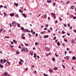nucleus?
<instances>
[{"mask_svg":"<svg viewBox=\"0 0 76 76\" xmlns=\"http://www.w3.org/2000/svg\"><path fill=\"white\" fill-rule=\"evenodd\" d=\"M58 69L57 68V67H54V70H58Z\"/></svg>","mask_w":76,"mask_h":76,"instance_id":"nucleus-17","label":"nucleus"},{"mask_svg":"<svg viewBox=\"0 0 76 76\" xmlns=\"http://www.w3.org/2000/svg\"><path fill=\"white\" fill-rule=\"evenodd\" d=\"M15 16H16V17H17V18L19 17V15H18V14H16Z\"/></svg>","mask_w":76,"mask_h":76,"instance_id":"nucleus-34","label":"nucleus"},{"mask_svg":"<svg viewBox=\"0 0 76 76\" xmlns=\"http://www.w3.org/2000/svg\"><path fill=\"white\" fill-rule=\"evenodd\" d=\"M47 28H44V30H47Z\"/></svg>","mask_w":76,"mask_h":76,"instance_id":"nucleus-58","label":"nucleus"},{"mask_svg":"<svg viewBox=\"0 0 76 76\" xmlns=\"http://www.w3.org/2000/svg\"><path fill=\"white\" fill-rule=\"evenodd\" d=\"M4 63H6V59H4Z\"/></svg>","mask_w":76,"mask_h":76,"instance_id":"nucleus-36","label":"nucleus"},{"mask_svg":"<svg viewBox=\"0 0 76 76\" xmlns=\"http://www.w3.org/2000/svg\"><path fill=\"white\" fill-rule=\"evenodd\" d=\"M17 25H18V27H20V24H19V23H18Z\"/></svg>","mask_w":76,"mask_h":76,"instance_id":"nucleus-27","label":"nucleus"},{"mask_svg":"<svg viewBox=\"0 0 76 76\" xmlns=\"http://www.w3.org/2000/svg\"><path fill=\"white\" fill-rule=\"evenodd\" d=\"M15 5H16V6H18V4L16 3H14Z\"/></svg>","mask_w":76,"mask_h":76,"instance_id":"nucleus-11","label":"nucleus"},{"mask_svg":"<svg viewBox=\"0 0 76 76\" xmlns=\"http://www.w3.org/2000/svg\"><path fill=\"white\" fill-rule=\"evenodd\" d=\"M20 29L22 30H24V29H25L24 28H23V27H22L20 28Z\"/></svg>","mask_w":76,"mask_h":76,"instance_id":"nucleus-20","label":"nucleus"},{"mask_svg":"<svg viewBox=\"0 0 76 76\" xmlns=\"http://www.w3.org/2000/svg\"><path fill=\"white\" fill-rule=\"evenodd\" d=\"M22 15H23V17H24L25 18H26V16L25 14L22 13Z\"/></svg>","mask_w":76,"mask_h":76,"instance_id":"nucleus-6","label":"nucleus"},{"mask_svg":"<svg viewBox=\"0 0 76 76\" xmlns=\"http://www.w3.org/2000/svg\"><path fill=\"white\" fill-rule=\"evenodd\" d=\"M64 26L65 27H66V26H67V25L66 24H64Z\"/></svg>","mask_w":76,"mask_h":76,"instance_id":"nucleus-33","label":"nucleus"},{"mask_svg":"<svg viewBox=\"0 0 76 76\" xmlns=\"http://www.w3.org/2000/svg\"><path fill=\"white\" fill-rule=\"evenodd\" d=\"M11 44H13V42H11Z\"/></svg>","mask_w":76,"mask_h":76,"instance_id":"nucleus-62","label":"nucleus"},{"mask_svg":"<svg viewBox=\"0 0 76 76\" xmlns=\"http://www.w3.org/2000/svg\"><path fill=\"white\" fill-rule=\"evenodd\" d=\"M5 38H9V37H8V36H7V37H5Z\"/></svg>","mask_w":76,"mask_h":76,"instance_id":"nucleus-26","label":"nucleus"},{"mask_svg":"<svg viewBox=\"0 0 76 76\" xmlns=\"http://www.w3.org/2000/svg\"><path fill=\"white\" fill-rule=\"evenodd\" d=\"M35 45H38V43H37V42H35Z\"/></svg>","mask_w":76,"mask_h":76,"instance_id":"nucleus-40","label":"nucleus"},{"mask_svg":"<svg viewBox=\"0 0 76 76\" xmlns=\"http://www.w3.org/2000/svg\"><path fill=\"white\" fill-rule=\"evenodd\" d=\"M66 50H67V51H69V50H70V49H69L68 48H66Z\"/></svg>","mask_w":76,"mask_h":76,"instance_id":"nucleus-42","label":"nucleus"},{"mask_svg":"<svg viewBox=\"0 0 76 76\" xmlns=\"http://www.w3.org/2000/svg\"><path fill=\"white\" fill-rule=\"evenodd\" d=\"M57 41H58V39H57L55 41V42H57Z\"/></svg>","mask_w":76,"mask_h":76,"instance_id":"nucleus-57","label":"nucleus"},{"mask_svg":"<svg viewBox=\"0 0 76 76\" xmlns=\"http://www.w3.org/2000/svg\"><path fill=\"white\" fill-rule=\"evenodd\" d=\"M57 44L58 45V46H59L60 45V42H58L57 43Z\"/></svg>","mask_w":76,"mask_h":76,"instance_id":"nucleus-21","label":"nucleus"},{"mask_svg":"<svg viewBox=\"0 0 76 76\" xmlns=\"http://www.w3.org/2000/svg\"><path fill=\"white\" fill-rule=\"evenodd\" d=\"M45 48H46V49H48V48L46 46L45 47Z\"/></svg>","mask_w":76,"mask_h":76,"instance_id":"nucleus-55","label":"nucleus"},{"mask_svg":"<svg viewBox=\"0 0 76 76\" xmlns=\"http://www.w3.org/2000/svg\"><path fill=\"white\" fill-rule=\"evenodd\" d=\"M47 31H48V32L49 33H50V30H47Z\"/></svg>","mask_w":76,"mask_h":76,"instance_id":"nucleus-56","label":"nucleus"},{"mask_svg":"<svg viewBox=\"0 0 76 76\" xmlns=\"http://www.w3.org/2000/svg\"><path fill=\"white\" fill-rule=\"evenodd\" d=\"M31 67H33V68H34V65H31Z\"/></svg>","mask_w":76,"mask_h":76,"instance_id":"nucleus-54","label":"nucleus"},{"mask_svg":"<svg viewBox=\"0 0 76 76\" xmlns=\"http://www.w3.org/2000/svg\"><path fill=\"white\" fill-rule=\"evenodd\" d=\"M52 60L53 61H55V59L54 58H52Z\"/></svg>","mask_w":76,"mask_h":76,"instance_id":"nucleus-31","label":"nucleus"},{"mask_svg":"<svg viewBox=\"0 0 76 76\" xmlns=\"http://www.w3.org/2000/svg\"><path fill=\"white\" fill-rule=\"evenodd\" d=\"M62 66L63 67V68H64V69H65V66H64V65H62Z\"/></svg>","mask_w":76,"mask_h":76,"instance_id":"nucleus-29","label":"nucleus"},{"mask_svg":"<svg viewBox=\"0 0 76 76\" xmlns=\"http://www.w3.org/2000/svg\"><path fill=\"white\" fill-rule=\"evenodd\" d=\"M20 61H22V62H23V61L22 59H20Z\"/></svg>","mask_w":76,"mask_h":76,"instance_id":"nucleus-46","label":"nucleus"},{"mask_svg":"<svg viewBox=\"0 0 76 76\" xmlns=\"http://www.w3.org/2000/svg\"><path fill=\"white\" fill-rule=\"evenodd\" d=\"M0 61H1L0 63L2 64H3V63H4V61H3V59H1Z\"/></svg>","mask_w":76,"mask_h":76,"instance_id":"nucleus-5","label":"nucleus"},{"mask_svg":"<svg viewBox=\"0 0 76 76\" xmlns=\"http://www.w3.org/2000/svg\"><path fill=\"white\" fill-rule=\"evenodd\" d=\"M55 23H58V22L57 21H55Z\"/></svg>","mask_w":76,"mask_h":76,"instance_id":"nucleus-50","label":"nucleus"},{"mask_svg":"<svg viewBox=\"0 0 76 76\" xmlns=\"http://www.w3.org/2000/svg\"><path fill=\"white\" fill-rule=\"evenodd\" d=\"M37 57L38 58H39V56H37Z\"/></svg>","mask_w":76,"mask_h":76,"instance_id":"nucleus-63","label":"nucleus"},{"mask_svg":"<svg viewBox=\"0 0 76 76\" xmlns=\"http://www.w3.org/2000/svg\"><path fill=\"white\" fill-rule=\"evenodd\" d=\"M49 72H53V70H52L50 69L49 70Z\"/></svg>","mask_w":76,"mask_h":76,"instance_id":"nucleus-24","label":"nucleus"},{"mask_svg":"<svg viewBox=\"0 0 76 76\" xmlns=\"http://www.w3.org/2000/svg\"><path fill=\"white\" fill-rule=\"evenodd\" d=\"M10 15L11 16V17H13V16H14V15H15V14L14 13H12L10 14Z\"/></svg>","mask_w":76,"mask_h":76,"instance_id":"nucleus-4","label":"nucleus"},{"mask_svg":"<svg viewBox=\"0 0 76 76\" xmlns=\"http://www.w3.org/2000/svg\"><path fill=\"white\" fill-rule=\"evenodd\" d=\"M50 29L51 30H53V28H51V27H50Z\"/></svg>","mask_w":76,"mask_h":76,"instance_id":"nucleus-61","label":"nucleus"},{"mask_svg":"<svg viewBox=\"0 0 76 76\" xmlns=\"http://www.w3.org/2000/svg\"><path fill=\"white\" fill-rule=\"evenodd\" d=\"M55 56H56V57H58V55H57V53H55Z\"/></svg>","mask_w":76,"mask_h":76,"instance_id":"nucleus-37","label":"nucleus"},{"mask_svg":"<svg viewBox=\"0 0 76 76\" xmlns=\"http://www.w3.org/2000/svg\"><path fill=\"white\" fill-rule=\"evenodd\" d=\"M13 42H17V41H16V40H13Z\"/></svg>","mask_w":76,"mask_h":76,"instance_id":"nucleus-32","label":"nucleus"},{"mask_svg":"<svg viewBox=\"0 0 76 76\" xmlns=\"http://www.w3.org/2000/svg\"><path fill=\"white\" fill-rule=\"evenodd\" d=\"M43 75L44 76H48V75H47L45 73H43Z\"/></svg>","mask_w":76,"mask_h":76,"instance_id":"nucleus-22","label":"nucleus"},{"mask_svg":"<svg viewBox=\"0 0 76 76\" xmlns=\"http://www.w3.org/2000/svg\"><path fill=\"white\" fill-rule=\"evenodd\" d=\"M25 35V34H21V35L22 36H23V35Z\"/></svg>","mask_w":76,"mask_h":76,"instance_id":"nucleus-64","label":"nucleus"},{"mask_svg":"<svg viewBox=\"0 0 76 76\" xmlns=\"http://www.w3.org/2000/svg\"><path fill=\"white\" fill-rule=\"evenodd\" d=\"M12 25L13 26H16V25H17V23H16V22L14 21L12 23Z\"/></svg>","mask_w":76,"mask_h":76,"instance_id":"nucleus-2","label":"nucleus"},{"mask_svg":"<svg viewBox=\"0 0 76 76\" xmlns=\"http://www.w3.org/2000/svg\"><path fill=\"white\" fill-rule=\"evenodd\" d=\"M18 48H19L20 49L21 48L20 47V45H19V47H18Z\"/></svg>","mask_w":76,"mask_h":76,"instance_id":"nucleus-43","label":"nucleus"},{"mask_svg":"<svg viewBox=\"0 0 76 76\" xmlns=\"http://www.w3.org/2000/svg\"><path fill=\"white\" fill-rule=\"evenodd\" d=\"M16 53L17 54H19V52H18V50H17Z\"/></svg>","mask_w":76,"mask_h":76,"instance_id":"nucleus-25","label":"nucleus"},{"mask_svg":"<svg viewBox=\"0 0 76 76\" xmlns=\"http://www.w3.org/2000/svg\"><path fill=\"white\" fill-rule=\"evenodd\" d=\"M19 11L20 12H21V13H23V11L21 10H20Z\"/></svg>","mask_w":76,"mask_h":76,"instance_id":"nucleus-35","label":"nucleus"},{"mask_svg":"<svg viewBox=\"0 0 76 76\" xmlns=\"http://www.w3.org/2000/svg\"><path fill=\"white\" fill-rule=\"evenodd\" d=\"M25 44L26 46H28V44H26V43H25Z\"/></svg>","mask_w":76,"mask_h":76,"instance_id":"nucleus-30","label":"nucleus"},{"mask_svg":"<svg viewBox=\"0 0 76 76\" xmlns=\"http://www.w3.org/2000/svg\"><path fill=\"white\" fill-rule=\"evenodd\" d=\"M56 38H57V37H53L54 40H56Z\"/></svg>","mask_w":76,"mask_h":76,"instance_id":"nucleus-19","label":"nucleus"},{"mask_svg":"<svg viewBox=\"0 0 76 76\" xmlns=\"http://www.w3.org/2000/svg\"><path fill=\"white\" fill-rule=\"evenodd\" d=\"M48 20H50V17H48Z\"/></svg>","mask_w":76,"mask_h":76,"instance_id":"nucleus-49","label":"nucleus"},{"mask_svg":"<svg viewBox=\"0 0 76 76\" xmlns=\"http://www.w3.org/2000/svg\"><path fill=\"white\" fill-rule=\"evenodd\" d=\"M72 59L73 60H75L76 59V57H75V56H73L72 58Z\"/></svg>","mask_w":76,"mask_h":76,"instance_id":"nucleus-7","label":"nucleus"},{"mask_svg":"<svg viewBox=\"0 0 76 76\" xmlns=\"http://www.w3.org/2000/svg\"><path fill=\"white\" fill-rule=\"evenodd\" d=\"M51 15L52 16H55L56 15V14H54L53 13H52Z\"/></svg>","mask_w":76,"mask_h":76,"instance_id":"nucleus-9","label":"nucleus"},{"mask_svg":"<svg viewBox=\"0 0 76 76\" xmlns=\"http://www.w3.org/2000/svg\"><path fill=\"white\" fill-rule=\"evenodd\" d=\"M67 34L68 35V36H69V37L70 36V34L68 33H67Z\"/></svg>","mask_w":76,"mask_h":76,"instance_id":"nucleus-60","label":"nucleus"},{"mask_svg":"<svg viewBox=\"0 0 76 76\" xmlns=\"http://www.w3.org/2000/svg\"><path fill=\"white\" fill-rule=\"evenodd\" d=\"M28 35H29V36H30V37H31L32 36V35L30 34H28Z\"/></svg>","mask_w":76,"mask_h":76,"instance_id":"nucleus-52","label":"nucleus"},{"mask_svg":"<svg viewBox=\"0 0 76 76\" xmlns=\"http://www.w3.org/2000/svg\"><path fill=\"white\" fill-rule=\"evenodd\" d=\"M70 3V1H68L66 3V4H69Z\"/></svg>","mask_w":76,"mask_h":76,"instance_id":"nucleus-41","label":"nucleus"},{"mask_svg":"<svg viewBox=\"0 0 76 76\" xmlns=\"http://www.w3.org/2000/svg\"><path fill=\"white\" fill-rule=\"evenodd\" d=\"M32 34H34V35H35V31H33L32 32Z\"/></svg>","mask_w":76,"mask_h":76,"instance_id":"nucleus-28","label":"nucleus"},{"mask_svg":"<svg viewBox=\"0 0 76 76\" xmlns=\"http://www.w3.org/2000/svg\"><path fill=\"white\" fill-rule=\"evenodd\" d=\"M30 55H31V56H33V53H30Z\"/></svg>","mask_w":76,"mask_h":76,"instance_id":"nucleus-48","label":"nucleus"},{"mask_svg":"<svg viewBox=\"0 0 76 76\" xmlns=\"http://www.w3.org/2000/svg\"><path fill=\"white\" fill-rule=\"evenodd\" d=\"M62 34H66V32H64V31H62Z\"/></svg>","mask_w":76,"mask_h":76,"instance_id":"nucleus-23","label":"nucleus"},{"mask_svg":"<svg viewBox=\"0 0 76 76\" xmlns=\"http://www.w3.org/2000/svg\"><path fill=\"white\" fill-rule=\"evenodd\" d=\"M53 6H56V3H53Z\"/></svg>","mask_w":76,"mask_h":76,"instance_id":"nucleus-53","label":"nucleus"},{"mask_svg":"<svg viewBox=\"0 0 76 76\" xmlns=\"http://www.w3.org/2000/svg\"><path fill=\"white\" fill-rule=\"evenodd\" d=\"M19 63L20 64H21V65H22V62L19 61Z\"/></svg>","mask_w":76,"mask_h":76,"instance_id":"nucleus-18","label":"nucleus"},{"mask_svg":"<svg viewBox=\"0 0 76 76\" xmlns=\"http://www.w3.org/2000/svg\"><path fill=\"white\" fill-rule=\"evenodd\" d=\"M0 67L1 68H3V65H1V64L0 63Z\"/></svg>","mask_w":76,"mask_h":76,"instance_id":"nucleus-8","label":"nucleus"},{"mask_svg":"<svg viewBox=\"0 0 76 76\" xmlns=\"http://www.w3.org/2000/svg\"><path fill=\"white\" fill-rule=\"evenodd\" d=\"M38 34L36 33V34L35 36H36V37H37V36H38Z\"/></svg>","mask_w":76,"mask_h":76,"instance_id":"nucleus-45","label":"nucleus"},{"mask_svg":"<svg viewBox=\"0 0 76 76\" xmlns=\"http://www.w3.org/2000/svg\"><path fill=\"white\" fill-rule=\"evenodd\" d=\"M27 32H31V31H29V30H28Z\"/></svg>","mask_w":76,"mask_h":76,"instance_id":"nucleus-59","label":"nucleus"},{"mask_svg":"<svg viewBox=\"0 0 76 76\" xmlns=\"http://www.w3.org/2000/svg\"><path fill=\"white\" fill-rule=\"evenodd\" d=\"M44 18H45V19H46V18H47V15H45Z\"/></svg>","mask_w":76,"mask_h":76,"instance_id":"nucleus-39","label":"nucleus"},{"mask_svg":"<svg viewBox=\"0 0 76 76\" xmlns=\"http://www.w3.org/2000/svg\"><path fill=\"white\" fill-rule=\"evenodd\" d=\"M23 39H25V36H22L21 37Z\"/></svg>","mask_w":76,"mask_h":76,"instance_id":"nucleus-16","label":"nucleus"},{"mask_svg":"<svg viewBox=\"0 0 76 76\" xmlns=\"http://www.w3.org/2000/svg\"><path fill=\"white\" fill-rule=\"evenodd\" d=\"M23 51H24V52H25V51H26V52L27 51H28V49L27 48H22L21 50V52H22Z\"/></svg>","mask_w":76,"mask_h":76,"instance_id":"nucleus-1","label":"nucleus"},{"mask_svg":"<svg viewBox=\"0 0 76 76\" xmlns=\"http://www.w3.org/2000/svg\"><path fill=\"white\" fill-rule=\"evenodd\" d=\"M71 43H72V44H74V43H75V41H74V40H72L71 41Z\"/></svg>","mask_w":76,"mask_h":76,"instance_id":"nucleus-10","label":"nucleus"},{"mask_svg":"<svg viewBox=\"0 0 76 76\" xmlns=\"http://www.w3.org/2000/svg\"><path fill=\"white\" fill-rule=\"evenodd\" d=\"M47 3H51V0H48L47 1Z\"/></svg>","mask_w":76,"mask_h":76,"instance_id":"nucleus-13","label":"nucleus"},{"mask_svg":"<svg viewBox=\"0 0 76 76\" xmlns=\"http://www.w3.org/2000/svg\"><path fill=\"white\" fill-rule=\"evenodd\" d=\"M53 16H54V19H56V15Z\"/></svg>","mask_w":76,"mask_h":76,"instance_id":"nucleus-51","label":"nucleus"},{"mask_svg":"<svg viewBox=\"0 0 76 76\" xmlns=\"http://www.w3.org/2000/svg\"><path fill=\"white\" fill-rule=\"evenodd\" d=\"M4 76H9V74L7 72H6L5 73H4Z\"/></svg>","mask_w":76,"mask_h":76,"instance_id":"nucleus-3","label":"nucleus"},{"mask_svg":"<svg viewBox=\"0 0 76 76\" xmlns=\"http://www.w3.org/2000/svg\"><path fill=\"white\" fill-rule=\"evenodd\" d=\"M68 27H70V24L69 23L68 24Z\"/></svg>","mask_w":76,"mask_h":76,"instance_id":"nucleus-47","label":"nucleus"},{"mask_svg":"<svg viewBox=\"0 0 76 76\" xmlns=\"http://www.w3.org/2000/svg\"><path fill=\"white\" fill-rule=\"evenodd\" d=\"M73 18L74 19H76V17H73Z\"/></svg>","mask_w":76,"mask_h":76,"instance_id":"nucleus-44","label":"nucleus"},{"mask_svg":"<svg viewBox=\"0 0 76 76\" xmlns=\"http://www.w3.org/2000/svg\"><path fill=\"white\" fill-rule=\"evenodd\" d=\"M28 29H25L24 31L25 32H28Z\"/></svg>","mask_w":76,"mask_h":76,"instance_id":"nucleus-38","label":"nucleus"},{"mask_svg":"<svg viewBox=\"0 0 76 76\" xmlns=\"http://www.w3.org/2000/svg\"><path fill=\"white\" fill-rule=\"evenodd\" d=\"M74 8H75V7H74L73 6H72L71 7V9H74Z\"/></svg>","mask_w":76,"mask_h":76,"instance_id":"nucleus-14","label":"nucleus"},{"mask_svg":"<svg viewBox=\"0 0 76 76\" xmlns=\"http://www.w3.org/2000/svg\"><path fill=\"white\" fill-rule=\"evenodd\" d=\"M44 37H45V38H48V37L49 36L48 35H47L46 36H45Z\"/></svg>","mask_w":76,"mask_h":76,"instance_id":"nucleus-12","label":"nucleus"},{"mask_svg":"<svg viewBox=\"0 0 76 76\" xmlns=\"http://www.w3.org/2000/svg\"><path fill=\"white\" fill-rule=\"evenodd\" d=\"M64 41H65V42H67V39L65 40V39H64Z\"/></svg>","mask_w":76,"mask_h":76,"instance_id":"nucleus-15","label":"nucleus"}]
</instances>
